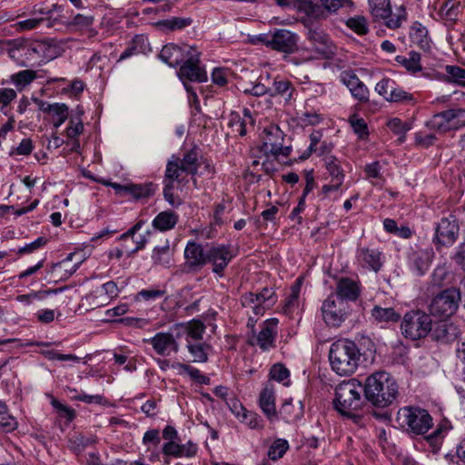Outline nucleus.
Here are the masks:
<instances>
[{
	"label": "nucleus",
	"instance_id": "f257e3e1",
	"mask_svg": "<svg viewBox=\"0 0 465 465\" xmlns=\"http://www.w3.org/2000/svg\"><path fill=\"white\" fill-rule=\"evenodd\" d=\"M8 50L12 59H21V65L28 64H42L51 61L61 54L62 48L54 39L30 42L27 40H15Z\"/></svg>",
	"mask_w": 465,
	"mask_h": 465
},
{
	"label": "nucleus",
	"instance_id": "f03ea898",
	"mask_svg": "<svg viewBox=\"0 0 465 465\" xmlns=\"http://www.w3.org/2000/svg\"><path fill=\"white\" fill-rule=\"evenodd\" d=\"M362 386L365 399L379 408L391 405L399 393V387L395 379L383 371H376L368 376Z\"/></svg>",
	"mask_w": 465,
	"mask_h": 465
},
{
	"label": "nucleus",
	"instance_id": "7ed1b4c3",
	"mask_svg": "<svg viewBox=\"0 0 465 465\" xmlns=\"http://www.w3.org/2000/svg\"><path fill=\"white\" fill-rule=\"evenodd\" d=\"M361 353L357 344L342 339L334 341L329 351L331 370L340 376H349L355 372L360 365Z\"/></svg>",
	"mask_w": 465,
	"mask_h": 465
},
{
	"label": "nucleus",
	"instance_id": "20e7f679",
	"mask_svg": "<svg viewBox=\"0 0 465 465\" xmlns=\"http://www.w3.org/2000/svg\"><path fill=\"white\" fill-rule=\"evenodd\" d=\"M362 392V384L355 379L339 383L335 388L334 409L342 416L352 420L359 419L356 411L363 404Z\"/></svg>",
	"mask_w": 465,
	"mask_h": 465
},
{
	"label": "nucleus",
	"instance_id": "39448f33",
	"mask_svg": "<svg viewBox=\"0 0 465 465\" xmlns=\"http://www.w3.org/2000/svg\"><path fill=\"white\" fill-rule=\"evenodd\" d=\"M368 3L373 22L382 24L391 30L401 28L408 19L403 5H396L392 11L391 0H368Z\"/></svg>",
	"mask_w": 465,
	"mask_h": 465
},
{
	"label": "nucleus",
	"instance_id": "423d86ee",
	"mask_svg": "<svg viewBox=\"0 0 465 465\" xmlns=\"http://www.w3.org/2000/svg\"><path fill=\"white\" fill-rule=\"evenodd\" d=\"M397 421L415 435L425 434L432 427V418L430 413L419 407L401 408L397 413Z\"/></svg>",
	"mask_w": 465,
	"mask_h": 465
},
{
	"label": "nucleus",
	"instance_id": "0eeeda50",
	"mask_svg": "<svg viewBox=\"0 0 465 465\" xmlns=\"http://www.w3.org/2000/svg\"><path fill=\"white\" fill-rule=\"evenodd\" d=\"M431 325L429 314L421 311H411L404 315L401 328L406 338L415 341L426 337L431 331Z\"/></svg>",
	"mask_w": 465,
	"mask_h": 465
},
{
	"label": "nucleus",
	"instance_id": "6e6552de",
	"mask_svg": "<svg viewBox=\"0 0 465 465\" xmlns=\"http://www.w3.org/2000/svg\"><path fill=\"white\" fill-rule=\"evenodd\" d=\"M461 294L456 288H450L439 293L431 302L430 312L432 315L448 318L455 313Z\"/></svg>",
	"mask_w": 465,
	"mask_h": 465
},
{
	"label": "nucleus",
	"instance_id": "1a4fd4ad",
	"mask_svg": "<svg viewBox=\"0 0 465 465\" xmlns=\"http://www.w3.org/2000/svg\"><path fill=\"white\" fill-rule=\"evenodd\" d=\"M304 26L307 28V39L312 51L324 58L334 54V45L321 25L315 22L305 21Z\"/></svg>",
	"mask_w": 465,
	"mask_h": 465
},
{
	"label": "nucleus",
	"instance_id": "9d476101",
	"mask_svg": "<svg viewBox=\"0 0 465 465\" xmlns=\"http://www.w3.org/2000/svg\"><path fill=\"white\" fill-rule=\"evenodd\" d=\"M234 256L235 253L230 244L208 245L207 254H205L206 264H211L213 272L222 277L225 268Z\"/></svg>",
	"mask_w": 465,
	"mask_h": 465
},
{
	"label": "nucleus",
	"instance_id": "9b49d317",
	"mask_svg": "<svg viewBox=\"0 0 465 465\" xmlns=\"http://www.w3.org/2000/svg\"><path fill=\"white\" fill-rule=\"evenodd\" d=\"M348 309L346 302L335 298L334 294H331L322 306L323 321L330 326L338 327L346 320L349 312Z\"/></svg>",
	"mask_w": 465,
	"mask_h": 465
},
{
	"label": "nucleus",
	"instance_id": "f8f14e48",
	"mask_svg": "<svg viewBox=\"0 0 465 465\" xmlns=\"http://www.w3.org/2000/svg\"><path fill=\"white\" fill-rule=\"evenodd\" d=\"M459 231L460 226L455 216L441 218L435 227V234L432 238L437 250L441 246L452 245L458 238Z\"/></svg>",
	"mask_w": 465,
	"mask_h": 465
},
{
	"label": "nucleus",
	"instance_id": "ddd939ff",
	"mask_svg": "<svg viewBox=\"0 0 465 465\" xmlns=\"http://www.w3.org/2000/svg\"><path fill=\"white\" fill-rule=\"evenodd\" d=\"M258 40L273 50L291 54L297 47L298 35L286 29H276L272 37L260 35Z\"/></svg>",
	"mask_w": 465,
	"mask_h": 465
},
{
	"label": "nucleus",
	"instance_id": "4468645a",
	"mask_svg": "<svg viewBox=\"0 0 465 465\" xmlns=\"http://www.w3.org/2000/svg\"><path fill=\"white\" fill-rule=\"evenodd\" d=\"M55 6L54 9H40L34 12V16L26 20L17 23L20 30H32L45 25L47 28H55L61 25L58 16L54 15Z\"/></svg>",
	"mask_w": 465,
	"mask_h": 465
},
{
	"label": "nucleus",
	"instance_id": "2eb2a0df",
	"mask_svg": "<svg viewBox=\"0 0 465 465\" xmlns=\"http://www.w3.org/2000/svg\"><path fill=\"white\" fill-rule=\"evenodd\" d=\"M182 80L203 83L207 80L206 72L199 66V53L194 49L183 61L178 72Z\"/></svg>",
	"mask_w": 465,
	"mask_h": 465
},
{
	"label": "nucleus",
	"instance_id": "dca6fc26",
	"mask_svg": "<svg viewBox=\"0 0 465 465\" xmlns=\"http://www.w3.org/2000/svg\"><path fill=\"white\" fill-rule=\"evenodd\" d=\"M262 151L265 154L280 155L282 150L283 133L276 125H271L263 130Z\"/></svg>",
	"mask_w": 465,
	"mask_h": 465
},
{
	"label": "nucleus",
	"instance_id": "f3484780",
	"mask_svg": "<svg viewBox=\"0 0 465 465\" xmlns=\"http://www.w3.org/2000/svg\"><path fill=\"white\" fill-rule=\"evenodd\" d=\"M192 52H194V48L192 46H178L169 44L162 48L159 57L169 66L174 67L183 63Z\"/></svg>",
	"mask_w": 465,
	"mask_h": 465
},
{
	"label": "nucleus",
	"instance_id": "a211bd4d",
	"mask_svg": "<svg viewBox=\"0 0 465 465\" xmlns=\"http://www.w3.org/2000/svg\"><path fill=\"white\" fill-rule=\"evenodd\" d=\"M357 261L362 268L378 272L384 262V256L376 248L361 247L357 251Z\"/></svg>",
	"mask_w": 465,
	"mask_h": 465
},
{
	"label": "nucleus",
	"instance_id": "6ab92c4d",
	"mask_svg": "<svg viewBox=\"0 0 465 465\" xmlns=\"http://www.w3.org/2000/svg\"><path fill=\"white\" fill-rule=\"evenodd\" d=\"M155 352L161 356H169L172 352H178L179 344L169 332H158L153 338L146 340Z\"/></svg>",
	"mask_w": 465,
	"mask_h": 465
},
{
	"label": "nucleus",
	"instance_id": "aec40b11",
	"mask_svg": "<svg viewBox=\"0 0 465 465\" xmlns=\"http://www.w3.org/2000/svg\"><path fill=\"white\" fill-rule=\"evenodd\" d=\"M205 254H207V247L204 249L195 242H189L184 249L185 265L191 270L202 268L206 264Z\"/></svg>",
	"mask_w": 465,
	"mask_h": 465
},
{
	"label": "nucleus",
	"instance_id": "412c9836",
	"mask_svg": "<svg viewBox=\"0 0 465 465\" xmlns=\"http://www.w3.org/2000/svg\"><path fill=\"white\" fill-rule=\"evenodd\" d=\"M259 405L263 414L271 422L279 420L275 405V392L272 385L266 384L262 390L259 397Z\"/></svg>",
	"mask_w": 465,
	"mask_h": 465
},
{
	"label": "nucleus",
	"instance_id": "4be33fe9",
	"mask_svg": "<svg viewBox=\"0 0 465 465\" xmlns=\"http://www.w3.org/2000/svg\"><path fill=\"white\" fill-rule=\"evenodd\" d=\"M197 445L189 440L184 444H179L175 441L165 442L163 445L162 452L167 457L173 458H193L197 453Z\"/></svg>",
	"mask_w": 465,
	"mask_h": 465
},
{
	"label": "nucleus",
	"instance_id": "5701e85b",
	"mask_svg": "<svg viewBox=\"0 0 465 465\" xmlns=\"http://www.w3.org/2000/svg\"><path fill=\"white\" fill-rule=\"evenodd\" d=\"M120 195H131L134 199L146 198L153 193V184H127L122 185L116 183H108Z\"/></svg>",
	"mask_w": 465,
	"mask_h": 465
},
{
	"label": "nucleus",
	"instance_id": "b1692460",
	"mask_svg": "<svg viewBox=\"0 0 465 465\" xmlns=\"http://www.w3.org/2000/svg\"><path fill=\"white\" fill-rule=\"evenodd\" d=\"M278 320L275 318L263 322L262 330L256 337V344L263 351L274 346V340L277 334Z\"/></svg>",
	"mask_w": 465,
	"mask_h": 465
},
{
	"label": "nucleus",
	"instance_id": "393cba45",
	"mask_svg": "<svg viewBox=\"0 0 465 465\" xmlns=\"http://www.w3.org/2000/svg\"><path fill=\"white\" fill-rule=\"evenodd\" d=\"M433 257L434 252L430 249L414 252L410 257L411 267L417 275H423L429 270Z\"/></svg>",
	"mask_w": 465,
	"mask_h": 465
},
{
	"label": "nucleus",
	"instance_id": "a878e982",
	"mask_svg": "<svg viewBox=\"0 0 465 465\" xmlns=\"http://www.w3.org/2000/svg\"><path fill=\"white\" fill-rule=\"evenodd\" d=\"M84 262V258L81 252H71L63 261L53 264L52 272L64 271V274L61 275V279H67L73 275L80 264Z\"/></svg>",
	"mask_w": 465,
	"mask_h": 465
},
{
	"label": "nucleus",
	"instance_id": "bb28decb",
	"mask_svg": "<svg viewBox=\"0 0 465 465\" xmlns=\"http://www.w3.org/2000/svg\"><path fill=\"white\" fill-rule=\"evenodd\" d=\"M360 286L357 282L349 279L341 278L336 287L335 298L342 299V301H355L360 295Z\"/></svg>",
	"mask_w": 465,
	"mask_h": 465
},
{
	"label": "nucleus",
	"instance_id": "cd10ccee",
	"mask_svg": "<svg viewBox=\"0 0 465 465\" xmlns=\"http://www.w3.org/2000/svg\"><path fill=\"white\" fill-rule=\"evenodd\" d=\"M143 223H144L143 221H139L133 227H131L126 232L123 233L119 237V241L121 242V246L110 250L109 254H108L109 257L120 259L124 254H126L128 257L132 256L133 253H131L130 245H128L129 238L132 234H135L142 228Z\"/></svg>",
	"mask_w": 465,
	"mask_h": 465
},
{
	"label": "nucleus",
	"instance_id": "c85d7f7f",
	"mask_svg": "<svg viewBox=\"0 0 465 465\" xmlns=\"http://www.w3.org/2000/svg\"><path fill=\"white\" fill-rule=\"evenodd\" d=\"M173 256V249L170 246V241H164L155 246L153 250L152 260L154 264L168 268L172 265Z\"/></svg>",
	"mask_w": 465,
	"mask_h": 465
},
{
	"label": "nucleus",
	"instance_id": "c756f323",
	"mask_svg": "<svg viewBox=\"0 0 465 465\" xmlns=\"http://www.w3.org/2000/svg\"><path fill=\"white\" fill-rule=\"evenodd\" d=\"M232 411L240 421L246 424L250 429L261 430L263 428L262 419L257 413L244 409L242 405L234 404Z\"/></svg>",
	"mask_w": 465,
	"mask_h": 465
},
{
	"label": "nucleus",
	"instance_id": "7c9ffc66",
	"mask_svg": "<svg viewBox=\"0 0 465 465\" xmlns=\"http://www.w3.org/2000/svg\"><path fill=\"white\" fill-rule=\"evenodd\" d=\"M179 216L173 211H163L159 213L153 220V228L163 232L172 230L177 223Z\"/></svg>",
	"mask_w": 465,
	"mask_h": 465
},
{
	"label": "nucleus",
	"instance_id": "2f4dec72",
	"mask_svg": "<svg viewBox=\"0 0 465 465\" xmlns=\"http://www.w3.org/2000/svg\"><path fill=\"white\" fill-rule=\"evenodd\" d=\"M177 327L186 334V341H198L202 340L205 331L204 324L199 320H193L186 323L179 324Z\"/></svg>",
	"mask_w": 465,
	"mask_h": 465
},
{
	"label": "nucleus",
	"instance_id": "473e14b6",
	"mask_svg": "<svg viewBox=\"0 0 465 465\" xmlns=\"http://www.w3.org/2000/svg\"><path fill=\"white\" fill-rule=\"evenodd\" d=\"M300 8L305 13L306 18L302 20L315 22V20H325L328 17V14L322 5L312 3V1H304Z\"/></svg>",
	"mask_w": 465,
	"mask_h": 465
},
{
	"label": "nucleus",
	"instance_id": "72a5a7b5",
	"mask_svg": "<svg viewBox=\"0 0 465 465\" xmlns=\"http://www.w3.org/2000/svg\"><path fill=\"white\" fill-rule=\"evenodd\" d=\"M452 111L446 110L434 114L430 121L427 122V126L439 133H446L450 130V121L453 117Z\"/></svg>",
	"mask_w": 465,
	"mask_h": 465
},
{
	"label": "nucleus",
	"instance_id": "f704fd0d",
	"mask_svg": "<svg viewBox=\"0 0 465 465\" xmlns=\"http://www.w3.org/2000/svg\"><path fill=\"white\" fill-rule=\"evenodd\" d=\"M95 441V437L92 435L88 436L75 432L69 438L68 447L76 455H79L85 450V448L94 444Z\"/></svg>",
	"mask_w": 465,
	"mask_h": 465
},
{
	"label": "nucleus",
	"instance_id": "c9c22d12",
	"mask_svg": "<svg viewBox=\"0 0 465 465\" xmlns=\"http://www.w3.org/2000/svg\"><path fill=\"white\" fill-rule=\"evenodd\" d=\"M149 50V43L146 36L135 35L131 45L122 53L120 60L130 57L133 54H143Z\"/></svg>",
	"mask_w": 465,
	"mask_h": 465
},
{
	"label": "nucleus",
	"instance_id": "e433bc0d",
	"mask_svg": "<svg viewBox=\"0 0 465 465\" xmlns=\"http://www.w3.org/2000/svg\"><path fill=\"white\" fill-rule=\"evenodd\" d=\"M182 171L186 174L194 175L199 167V154L196 149L187 152L183 159H179Z\"/></svg>",
	"mask_w": 465,
	"mask_h": 465
},
{
	"label": "nucleus",
	"instance_id": "4c0bfd02",
	"mask_svg": "<svg viewBox=\"0 0 465 465\" xmlns=\"http://www.w3.org/2000/svg\"><path fill=\"white\" fill-rule=\"evenodd\" d=\"M187 350L191 354L192 361L203 363L208 360L207 349L209 346L199 341H187Z\"/></svg>",
	"mask_w": 465,
	"mask_h": 465
},
{
	"label": "nucleus",
	"instance_id": "58836bf2",
	"mask_svg": "<svg viewBox=\"0 0 465 465\" xmlns=\"http://www.w3.org/2000/svg\"><path fill=\"white\" fill-rule=\"evenodd\" d=\"M371 316L378 322H395L401 318L400 313L395 312L393 308H382L381 306H375L371 310Z\"/></svg>",
	"mask_w": 465,
	"mask_h": 465
},
{
	"label": "nucleus",
	"instance_id": "ea45409f",
	"mask_svg": "<svg viewBox=\"0 0 465 465\" xmlns=\"http://www.w3.org/2000/svg\"><path fill=\"white\" fill-rule=\"evenodd\" d=\"M325 167L331 176V182L343 183L344 173L337 158L332 155L324 158Z\"/></svg>",
	"mask_w": 465,
	"mask_h": 465
},
{
	"label": "nucleus",
	"instance_id": "a19ab883",
	"mask_svg": "<svg viewBox=\"0 0 465 465\" xmlns=\"http://www.w3.org/2000/svg\"><path fill=\"white\" fill-rule=\"evenodd\" d=\"M395 60L409 72L417 73L421 70L420 55L417 52L409 53V57L398 55Z\"/></svg>",
	"mask_w": 465,
	"mask_h": 465
},
{
	"label": "nucleus",
	"instance_id": "79ce46f5",
	"mask_svg": "<svg viewBox=\"0 0 465 465\" xmlns=\"http://www.w3.org/2000/svg\"><path fill=\"white\" fill-rule=\"evenodd\" d=\"M10 78L16 88L22 90L36 78V72L29 69L23 70L12 74Z\"/></svg>",
	"mask_w": 465,
	"mask_h": 465
},
{
	"label": "nucleus",
	"instance_id": "37998d69",
	"mask_svg": "<svg viewBox=\"0 0 465 465\" xmlns=\"http://www.w3.org/2000/svg\"><path fill=\"white\" fill-rule=\"evenodd\" d=\"M182 173L183 172L179 163V158L173 155L166 164L164 183H172L173 184L174 181H180Z\"/></svg>",
	"mask_w": 465,
	"mask_h": 465
},
{
	"label": "nucleus",
	"instance_id": "c03bdc74",
	"mask_svg": "<svg viewBox=\"0 0 465 465\" xmlns=\"http://www.w3.org/2000/svg\"><path fill=\"white\" fill-rule=\"evenodd\" d=\"M192 23L193 20L189 17H172L171 19L158 21L155 23V26L173 31L176 29H183L189 26Z\"/></svg>",
	"mask_w": 465,
	"mask_h": 465
},
{
	"label": "nucleus",
	"instance_id": "a18cd8bd",
	"mask_svg": "<svg viewBox=\"0 0 465 465\" xmlns=\"http://www.w3.org/2000/svg\"><path fill=\"white\" fill-rule=\"evenodd\" d=\"M289 449V442L284 439L275 440L268 449V458L272 460H277L285 454Z\"/></svg>",
	"mask_w": 465,
	"mask_h": 465
},
{
	"label": "nucleus",
	"instance_id": "49530a36",
	"mask_svg": "<svg viewBox=\"0 0 465 465\" xmlns=\"http://www.w3.org/2000/svg\"><path fill=\"white\" fill-rule=\"evenodd\" d=\"M346 25L359 35H364L369 32L368 22L363 15H355L348 18Z\"/></svg>",
	"mask_w": 465,
	"mask_h": 465
},
{
	"label": "nucleus",
	"instance_id": "de8ad7c7",
	"mask_svg": "<svg viewBox=\"0 0 465 465\" xmlns=\"http://www.w3.org/2000/svg\"><path fill=\"white\" fill-rule=\"evenodd\" d=\"M48 109L51 110L53 114L54 126L55 128L60 127L68 117V107L64 104H53Z\"/></svg>",
	"mask_w": 465,
	"mask_h": 465
},
{
	"label": "nucleus",
	"instance_id": "09e8293b",
	"mask_svg": "<svg viewBox=\"0 0 465 465\" xmlns=\"http://www.w3.org/2000/svg\"><path fill=\"white\" fill-rule=\"evenodd\" d=\"M329 15L336 14L341 8L351 9L354 4L351 0H320Z\"/></svg>",
	"mask_w": 465,
	"mask_h": 465
},
{
	"label": "nucleus",
	"instance_id": "8fccbe9b",
	"mask_svg": "<svg viewBox=\"0 0 465 465\" xmlns=\"http://www.w3.org/2000/svg\"><path fill=\"white\" fill-rule=\"evenodd\" d=\"M292 93V87L290 81L287 80H280L273 81V87L271 88V96L282 95L284 96L286 100L291 99Z\"/></svg>",
	"mask_w": 465,
	"mask_h": 465
},
{
	"label": "nucleus",
	"instance_id": "3c124183",
	"mask_svg": "<svg viewBox=\"0 0 465 465\" xmlns=\"http://www.w3.org/2000/svg\"><path fill=\"white\" fill-rule=\"evenodd\" d=\"M17 427L15 419L8 413L7 407L0 401V428L12 431Z\"/></svg>",
	"mask_w": 465,
	"mask_h": 465
},
{
	"label": "nucleus",
	"instance_id": "603ef678",
	"mask_svg": "<svg viewBox=\"0 0 465 465\" xmlns=\"http://www.w3.org/2000/svg\"><path fill=\"white\" fill-rule=\"evenodd\" d=\"M302 282V280L298 278L296 282L292 286L291 292L285 301L284 311L286 312H291L293 308L298 306Z\"/></svg>",
	"mask_w": 465,
	"mask_h": 465
},
{
	"label": "nucleus",
	"instance_id": "864d4df0",
	"mask_svg": "<svg viewBox=\"0 0 465 465\" xmlns=\"http://www.w3.org/2000/svg\"><path fill=\"white\" fill-rule=\"evenodd\" d=\"M270 376L272 380L282 382L284 386H289L290 384V371L282 364H274L270 371Z\"/></svg>",
	"mask_w": 465,
	"mask_h": 465
},
{
	"label": "nucleus",
	"instance_id": "5fc2aeb1",
	"mask_svg": "<svg viewBox=\"0 0 465 465\" xmlns=\"http://www.w3.org/2000/svg\"><path fill=\"white\" fill-rule=\"evenodd\" d=\"M177 367L180 371L187 373L193 380L197 381L200 384H209L210 383V378L202 374L201 371L192 367L189 364L185 363H177Z\"/></svg>",
	"mask_w": 465,
	"mask_h": 465
},
{
	"label": "nucleus",
	"instance_id": "6e6d98bb",
	"mask_svg": "<svg viewBox=\"0 0 465 465\" xmlns=\"http://www.w3.org/2000/svg\"><path fill=\"white\" fill-rule=\"evenodd\" d=\"M365 173L370 179H373L371 183L375 186H382L384 179L381 173V165L378 162H373L365 166Z\"/></svg>",
	"mask_w": 465,
	"mask_h": 465
},
{
	"label": "nucleus",
	"instance_id": "4d7b16f0",
	"mask_svg": "<svg viewBox=\"0 0 465 465\" xmlns=\"http://www.w3.org/2000/svg\"><path fill=\"white\" fill-rule=\"evenodd\" d=\"M445 431L446 430L443 426H439L432 433L425 438L429 444L433 448L434 451L439 450Z\"/></svg>",
	"mask_w": 465,
	"mask_h": 465
},
{
	"label": "nucleus",
	"instance_id": "13d9d810",
	"mask_svg": "<svg viewBox=\"0 0 465 465\" xmlns=\"http://www.w3.org/2000/svg\"><path fill=\"white\" fill-rule=\"evenodd\" d=\"M452 111L453 117L450 121V130H458L465 126V110L450 109Z\"/></svg>",
	"mask_w": 465,
	"mask_h": 465
},
{
	"label": "nucleus",
	"instance_id": "bf43d9fd",
	"mask_svg": "<svg viewBox=\"0 0 465 465\" xmlns=\"http://www.w3.org/2000/svg\"><path fill=\"white\" fill-rule=\"evenodd\" d=\"M349 122L354 133L357 134L359 137L363 138L368 134L367 124L362 118L353 115L350 118Z\"/></svg>",
	"mask_w": 465,
	"mask_h": 465
},
{
	"label": "nucleus",
	"instance_id": "052dcab7",
	"mask_svg": "<svg viewBox=\"0 0 465 465\" xmlns=\"http://www.w3.org/2000/svg\"><path fill=\"white\" fill-rule=\"evenodd\" d=\"M340 77L341 81L349 88L351 93L361 83L358 76L351 71H343Z\"/></svg>",
	"mask_w": 465,
	"mask_h": 465
},
{
	"label": "nucleus",
	"instance_id": "680f3d73",
	"mask_svg": "<svg viewBox=\"0 0 465 465\" xmlns=\"http://www.w3.org/2000/svg\"><path fill=\"white\" fill-rule=\"evenodd\" d=\"M412 100V94L395 85H393L392 89L390 91V96L388 98L390 102H408Z\"/></svg>",
	"mask_w": 465,
	"mask_h": 465
},
{
	"label": "nucleus",
	"instance_id": "e2e57ef3",
	"mask_svg": "<svg viewBox=\"0 0 465 465\" xmlns=\"http://www.w3.org/2000/svg\"><path fill=\"white\" fill-rule=\"evenodd\" d=\"M446 73L451 79L460 84L465 85V70L457 65H447Z\"/></svg>",
	"mask_w": 465,
	"mask_h": 465
},
{
	"label": "nucleus",
	"instance_id": "0e129e2a",
	"mask_svg": "<svg viewBox=\"0 0 465 465\" xmlns=\"http://www.w3.org/2000/svg\"><path fill=\"white\" fill-rule=\"evenodd\" d=\"M229 125L241 136H244L247 133L245 120L242 119L238 114H231Z\"/></svg>",
	"mask_w": 465,
	"mask_h": 465
},
{
	"label": "nucleus",
	"instance_id": "69168bd1",
	"mask_svg": "<svg viewBox=\"0 0 465 465\" xmlns=\"http://www.w3.org/2000/svg\"><path fill=\"white\" fill-rule=\"evenodd\" d=\"M427 35L426 28L419 22H415L410 31V36L411 38L417 42L420 45H422L424 42L423 37H425Z\"/></svg>",
	"mask_w": 465,
	"mask_h": 465
},
{
	"label": "nucleus",
	"instance_id": "338daca9",
	"mask_svg": "<svg viewBox=\"0 0 465 465\" xmlns=\"http://www.w3.org/2000/svg\"><path fill=\"white\" fill-rule=\"evenodd\" d=\"M33 150V143L31 139L25 138L18 146L12 148L9 154L12 155H29Z\"/></svg>",
	"mask_w": 465,
	"mask_h": 465
},
{
	"label": "nucleus",
	"instance_id": "774afa93",
	"mask_svg": "<svg viewBox=\"0 0 465 465\" xmlns=\"http://www.w3.org/2000/svg\"><path fill=\"white\" fill-rule=\"evenodd\" d=\"M84 130V124L79 117L70 119L69 126L66 129V134L69 138L78 136Z\"/></svg>",
	"mask_w": 465,
	"mask_h": 465
}]
</instances>
